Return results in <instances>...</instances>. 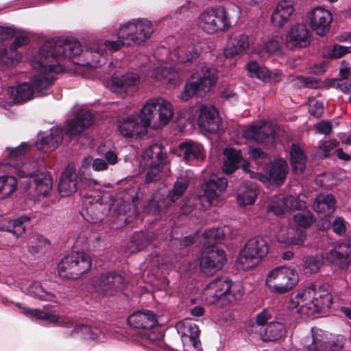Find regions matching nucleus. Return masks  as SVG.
Returning a JSON list of instances; mask_svg holds the SVG:
<instances>
[{"mask_svg": "<svg viewBox=\"0 0 351 351\" xmlns=\"http://www.w3.org/2000/svg\"><path fill=\"white\" fill-rule=\"evenodd\" d=\"M43 51H38L32 60V66L39 71L35 75L30 82L34 90L35 94L43 96L47 94L48 90L56 80V75L68 71L65 66L56 64L53 59H47L44 56Z\"/></svg>", "mask_w": 351, "mask_h": 351, "instance_id": "obj_4", "label": "nucleus"}, {"mask_svg": "<svg viewBox=\"0 0 351 351\" xmlns=\"http://www.w3.org/2000/svg\"><path fill=\"white\" fill-rule=\"evenodd\" d=\"M291 162L295 173H301L306 168V158L303 150L297 144H292L290 150Z\"/></svg>", "mask_w": 351, "mask_h": 351, "instance_id": "obj_48", "label": "nucleus"}, {"mask_svg": "<svg viewBox=\"0 0 351 351\" xmlns=\"http://www.w3.org/2000/svg\"><path fill=\"white\" fill-rule=\"evenodd\" d=\"M142 197L143 194L139 193L135 187L128 189L117 195L112 208L118 215H125L130 211Z\"/></svg>", "mask_w": 351, "mask_h": 351, "instance_id": "obj_28", "label": "nucleus"}, {"mask_svg": "<svg viewBox=\"0 0 351 351\" xmlns=\"http://www.w3.org/2000/svg\"><path fill=\"white\" fill-rule=\"evenodd\" d=\"M29 220L30 217L27 215L20 216L16 219L9 220L8 227L6 228H2L1 230L12 232L18 237L25 232L24 223Z\"/></svg>", "mask_w": 351, "mask_h": 351, "instance_id": "obj_51", "label": "nucleus"}, {"mask_svg": "<svg viewBox=\"0 0 351 351\" xmlns=\"http://www.w3.org/2000/svg\"><path fill=\"white\" fill-rule=\"evenodd\" d=\"M128 324L134 328L151 329L157 324L155 315L149 310L138 311L130 315Z\"/></svg>", "mask_w": 351, "mask_h": 351, "instance_id": "obj_35", "label": "nucleus"}, {"mask_svg": "<svg viewBox=\"0 0 351 351\" xmlns=\"http://www.w3.org/2000/svg\"><path fill=\"white\" fill-rule=\"evenodd\" d=\"M243 293L241 283L232 282L226 278H218L206 285L203 298L210 304L226 306L241 299Z\"/></svg>", "mask_w": 351, "mask_h": 351, "instance_id": "obj_5", "label": "nucleus"}, {"mask_svg": "<svg viewBox=\"0 0 351 351\" xmlns=\"http://www.w3.org/2000/svg\"><path fill=\"white\" fill-rule=\"evenodd\" d=\"M225 233L222 228L217 227L208 230L203 234L204 243L207 247H215V243H220L224 238Z\"/></svg>", "mask_w": 351, "mask_h": 351, "instance_id": "obj_52", "label": "nucleus"}, {"mask_svg": "<svg viewBox=\"0 0 351 351\" xmlns=\"http://www.w3.org/2000/svg\"><path fill=\"white\" fill-rule=\"evenodd\" d=\"M339 145V142L336 139H330L328 141H320L319 149L322 152L324 158L330 156V153Z\"/></svg>", "mask_w": 351, "mask_h": 351, "instance_id": "obj_64", "label": "nucleus"}, {"mask_svg": "<svg viewBox=\"0 0 351 351\" xmlns=\"http://www.w3.org/2000/svg\"><path fill=\"white\" fill-rule=\"evenodd\" d=\"M105 60L103 51L97 43H95L84 51L77 61H73V64L89 68H97L103 64Z\"/></svg>", "mask_w": 351, "mask_h": 351, "instance_id": "obj_32", "label": "nucleus"}, {"mask_svg": "<svg viewBox=\"0 0 351 351\" xmlns=\"http://www.w3.org/2000/svg\"><path fill=\"white\" fill-rule=\"evenodd\" d=\"M295 11L292 0L280 1L272 11L271 22L276 27H283L293 19Z\"/></svg>", "mask_w": 351, "mask_h": 351, "instance_id": "obj_26", "label": "nucleus"}, {"mask_svg": "<svg viewBox=\"0 0 351 351\" xmlns=\"http://www.w3.org/2000/svg\"><path fill=\"white\" fill-rule=\"evenodd\" d=\"M165 154L162 146L154 144L145 150L142 155L141 165L146 171L145 182H156L163 177V164Z\"/></svg>", "mask_w": 351, "mask_h": 351, "instance_id": "obj_12", "label": "nucleus"}, {"mask_svg": "<svg viewBox=\"0 0 351 351\" xmlns=\"http://www.w3.org/2000/svg\"><path fill=\"white\" fill-rule=\"evenodd\" d=\"M278 242L286 245L301 246L306 239V232L293 227H281L276 233Z\"/></svg>", "mask_w": 351, "mask_h": 351, "instance_id": "obj_33", "label": "nucleus"}, {"mask_svg": "<svg viewBox=\"0 0 351 351\" xmlns=\"http://www.w3.org/2000/svg\"><path fill=\"white\" fill-rule=\"evenodd\" d=\"M93 122L94 117L91 113L81 112L66 125L65 133L70 136L77 135L90 126Z\"/></svg>", "mask_w": 351, "mask_h": 351, "instance_id": "obj_39", "label": "nucleus"}, {"mask_svg": "<svg viewBox=\"0 0 351 351\" xmlns=\"http://www.w3.org/2000/svg\"><path fill=\"white\" fill-rule=\"evenodd\" d=\"M332 302V296L324 286L313 285L293 293L287 307L302 317H311L323 309H328Z\"/></svg>", "mask_w": 351, "mask_h": 351, "instance_id": "obj_1", "label": "nucleus"}, {"mask_svg": "<svg viewBox=\"0 0 351 351\" xmlns=\"http://www.w3.org/2000/svg\"><path fill=\"white\" fill-rule=\"evenodd\" d=\"M227 186L228 180L225 178L213 176L204 180L202 189L210 206H217L223 201Z\"/></svg>", "mask_w": 351, "mask_h": 351, "instance_id": "obj_17", "label": "nucleus"}, {"mask_svg": "<svg viewBox=\"0 0 351 351\" xmlns=\"http://www.w3.org/2000/svg\"><path fill=\"white\" fill-rule=\"evenodd\" d=\"M157 104L158 117L157 123L152 125V128L154 129H158L165 126L172 119L174 114L173 106L168 100L161 97H158Z\"/></svg>", "mask_w": 351, "mask_h": 351, "instance_id": "obj_42", "label": "nucleus"}, {"mask_svg": "<svg viewBox=\"0 0 351 351\" xmlns=\"http://www.w3.org/2000/svg\"><path fill=\"white\" fill-rule=\"evenodd\" d=\"M314 210L324 217L328 216L335 210V199L332 194L321 193L318 195L313 203Z\"/></svg>", "mask_w": 351, "mask_h": 351, "instance_id": "obj_45", "label": "nucleus"}, {"mask_svg": "<svg viewBox=\"0 0 351 351\" xmlns=\"http://www.w3.org/2000/svg\"><path fill=\"white\" fill-rule=\"evenodd\" d=\"M242 136L247 140L258 144L269 145L275 139L274 130L272 125L265 121L256 125H251L244 129Z\"/></svg>", "mask_w": 351, "mask_h": 351, "instance_id": "obj_19", "label": "nucleus"}, {"mask_svg": "<svg viewBox=\"0 0 351 351\" xmlns=\"http://www.w3.org/2000/svg\"><path fill=\"white\" fill-rule=\"evenodd\" d=\"M258 190L257 186L252 182L244 183L237 192V202L240 206L252 205L257 197Z\"/></svg>", "mask_w": 351, "mask_h": 351, "instance_id": "obj_44", "label": "nucleus"}, {"mask_svg": "<svg viewBox=\"0 0 351 351\" xmlns=\"http://www.w3.org/2000/svg\"><path fill=\"white\" fill-rule=\"evenodd\" d=\"M226 262L225 252L217 247H206L200 258L201 271L206 275H213L221 269Z\"/></svg>", "mask_w": 351, "mask_h": 351, "instance_id": "obj_18", "label": "nucleus"}, {"mask_svg": "<svg viewBox=\"0 0 351 351\" xmlns=\"http://www.w3.org/2000/svg\"><path fill=\"white\" fill-rule=\"evenodd\" d=\"M308 19L310 27L316 34L323 36L329 32L332 21L330 11L317 7L309 12Z\"/></svg>", "mask_w": 351, "mask_h": 351, "instance_id": "obj_24", "label": "nucleus"}, {"mask_svg": "<svg viewBox=\"0 0 351 351\" xmlns=\"http://www.w3.org/2000/svg\"><path fill=\"white\" fill-rule=\"evenodd\" d=\"M193 77L195 81L186 83L179 96L183 101H188L193 95L205 96L218 81L217 70L206 65L201 66L193 74Z\"/></svg>", "mask_w": 351, "mask_h": 351, "instance_id": "obj_7", "label": "nucleus"}, {"mask_svg": "<svg viewBox=\"0 0 351 351\" xmlns=\"http://www.w3.org/2000/svg\"><path fill=\"white\" fill-rule=\"evenodd\" d=\"M324 257L329 263L346 269L351 265V244L342 243L337 245L326 252Z\"/></svg>", "mask_w": 351, "mask_h": 351, "instance_id": "obj_25", "label": "nucleus"}, {"mask_svg": "<svg viewBox=\"0 0 351 351\" xmlns=\"http://www.w3.org/2000/svg\"><path fill=\"white\" fill-rule=\"evenodd\" d=\"M39 51H43L44 56L47 59H53L56 64L63 65L62 58L76 61L75 58L82 55L83 51L81 45L76 40H67L60 38H53L46 40L40 47Z\"/></svg>", "mask_w": 351, "mask_h": 351, "instance_id": "obj_9", "label": "nucleus"}, {"mask_svg": "<svg viewBox=\"0 0 351 351\" xmlns=\"http://www.w3.org/2000/svg\"><path fill=\"white\" fill-rule=\"evenodd\" d=\"M281 42L280 38L273 37L263 44L256 46L253 52L263 59L269 58L271 56L282 57Z\"/></svg>", "mask_w": 351, "mask_h": 351, "instance_id": "obj_38", "label": "nucleus"}, {"mask_svg": "<svg viewBox=\"0 0 351 351\" xmlns=\"http://www.w3.org/2000/svg\"><path fill=\"white\" fill-rule=\"evenodd\" d=\"M189 186V180L186 177H179L172 190L168 191L165 186L158 189L149 201L146 211L152 215H158L163 210L171 207L181 198Z\"/></svg>", "mask_w": 351, "mask_h": 351, "instance_id": "obj_6", "label": "nucleus"}, {"mask_svg": "<svg viewBox=\"0 0 351 351\" xmlns=\"http://www.w3.org/2000/svg\"><path fill=\"white\" fill-rule=\"evenodd\" d=\"M310 43V32L306 25L299 23L293 25L285 37V45L291 50L307 47Z\"/></svg>", "mask_w": 351, "mask_h": 351, "instance_id": "obj_22", "label": "nucleus"}, {"mask_svg": "<svg viewBox=\"0 0 351 351\" xmlns=\"http://www.w3.org/2000/svg\"><path fill=\"white\" fill-rule=\"evenodd\" d=\"M23 313L33 320L45 321L60 326L70 327L73 321L70 317L60 316L53 312L46 311L45 309L24 308Z\"/></svg>", "mask_w": 351, "mask_h": 351, "instance_id": "obj_30", "label": "nucleus"}, {"mask_svg": "<svg viewBox=\"0 0 351 351\" xmlns=\"http://www.w3.org/2000/svg\"><path fill=\"white\" fill-rule=\"evenodd\" d=\"M178 332L180 335L184 346L193 351L200 350L201 342L199 339L200 330L197 325L191 319H184L176 324Z\"/></svg>", "mask_w": 351, "mask_h": 351, "instance_id": "obj_20", "label": "nucleus"}, {"mask_svg": "<svg viewBox=\"0 0 351 351\" xmlns=\"http://www.w3.org/2000/svg\"><path fill=\"white\" fill-rule=\"evenodd\" d=\"M74 333L82 334V335L86 339L99 340L97 332L93 331L90 327L87 325L82 324L75 326L74 329L71 332V334Z\"/></svg>", "mask_w": 351, "mask_h": 351, "instance_id": "obj_61", "label": "nucleus"}, {"mask_svg": "<svg viewBox=\"0 0 351 351\" xmlns=\"http://www.w3.org/2000/svg\"><path fill=\"white\" fill-rule=\"evenodd\" d=\"M252 38L249 34L241 33L236 34L230 39L229 45L225 49L224 54L226 57H233L245 51L250 45Z\"/></svg>", "mask_w": 351, "mask_h": 351, "instance_id": "obj_40", "label": "nucleus"}, {"mask_svg": "<svg viewBox=\"0 0 351 351\" xmlns=\"http://www.w3.org/2000/svg\"><path fill=\"white\" fill-rule=\"evenodd\" d=\"M157 100L158 97L148 99L141 110L139 120L146 129L149 126L152 127L151 121L154 117L155 111L158 108Z\"/></svg>", "mask_w": 351, "mask_h": 351, "instance_id": "obj_49", "label": "nucleus"}, {"mask_svg": "<svg viewBox=\"0 0 351 351\" xmlns=\"http://www.w3.org/2000/svg\"><path fill=\"white\" fill-rule=\"evenodd\" d=\"M180 154L186 161L193 160H203L205 158V152L203 146L197 142L189 141L179 145Z\"/></svg>", "mask_w": 351, "mask_h": 351, "instance_id": "obj_41", "label": "nucleus"}, {"mask_svg": "<svg viewBox=\"0 0 351 351\" xmlns=\"http://www.w3.org/2000/svg\"><path fill=\"white\" fill-rule=\"evenodd\" d=\"M306 206L304 201L299 199L298 197L289 195L278 198L271 202L267 207L268 215H274L280 216L289 210H300Z\"/></svg>", "mask_w": 351, "mask_h": 351, "instance_id": "obj_27", "label": "nucleus"}, {"mask_svg": "<svg viewBox=\"0 0 351 351\" xmlns=\"http://www.w3.org/2000/svg\"><path fill=\"white\" fill-rule=\"evenodd\" d=\"M313 215L308 210L299 212L293 215V222L296 228L300 230H306L313 223Z\"/></svg>", "mask_w": 351, "mask_h": 351, "instance_id": "obj_54", "label": "nucleus"}, {"mask_svg": "<svg viewBox=\"0 0 351 351\" xmlns=\"http://www.w3.org/2000/svg\"><path fill=\"white\" fill-rule=\"evenodd\" d=\"M246 67L250 77L266 81L269 73L267 68L260 66L256 62H250Z\"/></svg>", "mask_w": 351, "mask_h": 351, "instance_id": "obj_57", "label": "nucleus"}, {"mask_svg": "<svg viewBox=\"0 0 351 351\" xmlns=\"http://www.w3.org/2000/svg\"><path fill=\"white\" fill-rule=\"evenodd\" d=\"M311 332L312 343L306 345L308 351H339L343 347V337L330 339L324 331L315 328Z\"/></svg>", "mask_w": 351, "mask_h": 351, "instance_id": "obj_21", "label": "nucleus"}, {"mask_svg": "<svg viewBox=\"0 0 351 351\" xmlns=\"http://www.w3.org/2000/svg\"><path fill=\"white\" fill-rule=\"evenodd\" d=\"M322 265V261L314 256L307 257L304 263V269L306 273L312 274L317 272Z\"/></svg>", "mask_w": 351, "mask_h": 351, "instance_id": "obj_62", "label": "nucleus"}, {"mask_svg": "<svg viewBox=\"0 0 351 351\" xmlns=\"http://www.w3.org/2000/svg\"><path fill=\"white\" fill-rule=\"evenodd\" d=\"M27 291L29 295L38 298L40 300L54 301L56 298L54 294L45 291L38 282H32Z\"/></svg>", "mask_w": 351, "mask_h": 351, "instance_id": "obj_53", "label": "nucleus"}, {"mask_svg": "<svg viewBox=\"0 0 351 351\" xmlns=\"http://www.w3.org/2000/svg\"><path fill=\"white\" fill-rule=\"evenodd\" d=\"M63 133L61 128H51L49 132L41 134L36 144L37 149L44 152L56 149L62 141Z\"/></svg>", "mask_w": 351, "mask_h": 351, "instance_id": "obj_34", "label": "nucleus"}, {"mask_svg": "<svg viewBox=\"0 0 351 351\" xmlns=\"http://www.w3.org/2000/svg\"><path fill=\"white\" fill-rule=\"evenodd\" d=\"M201 53L199 47L193 43L180 45L169 53L165 60L158 59L150 73L154 81H165L168 84H176L179 80V73L169 62L186 64L196 60Z\"/></svg>", "mask_w": 351, "mask_h": 351, "instance_id": "obj_2", "label": "nucleus"}, {"mask_svg": "<svg viewBox=\"0 0 351 351\" xmlns=\"http://www.w3.org/2000/svg\"><path fill=\"white\" fill-rule=\"evenodd\" d=\"M7 94L13 104H22L34 98V90L31 82L19 84L16 86L9 87Z\"/></svg>", "mask_w": 351, "mask_h": 351, "instance_id": "obj_37", "label": "nucleus"}, {"mask_svg": "<svg viewBox=\"0 0 351 351\" xmlns=\"http://www.w3.org/2000/svg\"><path fill=\"white\" fill-rule=\"evenodd\" d=\"M182 213L185 215H197L205 210V206L202 203L200 197H195L189 199L182 208Z\"/></svg>", "mask_w": 351, "mask_h": 351, "instance_id": "obj_55", "label": "nucleus"}, {"mask_svg": "<svg viewBox=\"0 0 351 351\" xmlns=\"http://www.w3.org/2000/svg\"><path fill=\"white\" fill-rule=\"evenodd\" d=\"M299 282L298 272L293 267L280 266L267 274L265 285L274 294H285L293 289Z\"/></svg>", "mask_w": 351, "mask_h": 351, "instance_id": "obj_10", "label": "nucleus"}, {"mask_svg": "<svg viewBox=\"0 0 351 351\" xmlns=\"http://www.w3.org/2000/svg\"><path fill=\"white\" fill-rule=\"evenodd\" d=\"M18 189V182L12 176H0V199L11 196Z\"/></svg>", "mask_w": 351, "mask_h": 351, "instance_id": "obj_50", "label": "nucleus"}, {"mask_svg": "<svg viewBox=\"0 0 351 351\" xmlns=\"http://www.w3.org/2000/svg\"><path fill=\"white\" fill-rule=\"evenodd\" d=\"M82 180L79 172H77L73 164L67 166L63 171L59 185L58 191L62 196H69L75 192Z\"/></svg>", "mask_w": 351, "mask_h": 351, "instance_id": "obj_29", "label": "nucleus"}, {"mask_svg": "<svg viewBox=\"0 0 351 351\" xmlns=\"http://www.w3.org/2000/svg\"><path fill=\"white\" fill-rule=\"evenodd\" d=\"M141 77L135 73H126L123 75H114L109 85L110 90L119 97L125 98L133 95L139 88Z\"/></svg>", "mask_w": 351, "mask_h": 351, "instance_id": "obj_15", "label": "nucleus"}, {"mask_svg": "<svg viewBox=\"0 0 351 351\" xmlns=\"http://www.w3.org/2000/svg\"><path fill=\"white\" fill-rule=\"evenodd\" d=\"M223 153L226 158L223 162L221 169L225 173L230 174L239 167L242 158L241 152L240 150L226 148Z\"/></svg>", "mask_w": 351, "mask_h": 351, "instance_id": "obj_47", "label": "nucleus"}, {"mask_svg": "<svg viewBox=\"0 0 351 351\" xmlns=\"http://www.w3.org/2000/svg\"><path fill=\"white\" fill-rule=\"evenodd\" d=\"M315 183L325 188L330 189L337 184V180L330 173H324L315 178Z\"/></svg>", "mask_w": 351, "mask_h": 351, "instance_id": "obj_63", "label": "nucleus"}, {"mask_svg": "<svg viewBox=\"0 0 351 351\" xmlns=\"http://www.w3.org/2000/svg\"><path fill=\"white\" fill-rule=\"evenodd\" d=\"M27 149V145H24L12 151L10 153L9 165L13 166L19 177L29 178L27 183L29 189H32L38 196H45L52 189L51 178L47 173H36L31 170L33 164L22 160V156Z\"/></svg>", "mask_w": 351, "mask_h": 351, "instance_id": "obj_3", "label": "nucleus"}, {"mask_svg": "<svg viewBox=\"0 0 351 351\" xmlns=\"http://www.w3.org/2000/svg\"><path fill=\"white\" fill-rule=\"evenodd\" d=\"M288 173V166L286 161L282 158L275 159L269 171L270 180L276 184L281 185Z\"/></svg>", "mask_w": 351, "mask_h": 351, "instance_id": "obj_46", "label": "nucleus"}, {"mask_svg": "<svg viewBox=\"0 0 351 351\" xmlns=\"http://www.w3.org/2000/svg\"><path fill=\"white\" fill-rule=\"evenodd\" d=\"M195 24L199 30L208 35L225 32L231 26L228 12L222 6L205 9L195 19Z\"/></svg>", "mask_w": 351, "mask_h": 351, "instance_id": "obj_8", "label": "nucleus"}, {"mask_svg": "<svg viewBox=\"0 0 351 351\" xmlns=\"http://www.w3.org/2000/svg\"><path fill=\"white\" fill-rule=\"evenodd\" d=\"M147 243L148 242L143 234L136 233L132 238L129 249L132 253H134L145 247Z\"/></svg>", "mask_w": 351, "mask_h": 351, "instance_id": "obj_60", "label": "nucleus"}, {"mask_svg": "<svg viewBox=\"0 0 351 351\" xmlns=\"http://www.w3.org/2000/svg\"><path fill=\"white\" fill-rule=\"evenodd\" d=\"M91 267L89 256L83 252H72L65 256L58 266L60 276L68 279H77Z\"/></svg>", "mask_w": 351, "mask_h": 351, "instance_id": "obj_13", "label": "nucleus"}, {"mask_svg": "<svg viewBox=\"0 0 351 351\" xmlns=\"http://www.w3.org/2000/svg\"><path fill=\"white\" fill-rule=\"evenodd\" d=\"M268 245L263 238H252L247 241L236 261L239 270H249L257 266L268 252Z\"/></svg>", "mask_w": 351, "mask_h": 351, "instance_id": "obj_11", "label": "nucleus"}, {"mask_svg": "<svg viewBox=\"0 0 351 351\" xmlns=\"http://www.w3.org/2000/svg\"><path fill=\"white\" fill-rule=\"evenodd\" d=\"M154 32L152 23L146 19L133 20L120 25L121 36L131 45H140L149 39Z\"/></svg>", "mask_w": 351, "mask_h": 351, "instance_id": "obj_14", "label": "nucleus"}, {"mask_svg": "<svg viewBox=\"0 0 351 351\" xmlns=\"http://www.w3.org/2000/svg\"><path fill=\"white\" fill-rule=\"evenodd\" d=\"M93 286L99 293L112 296L122 291L124 279L122 276L116 273L103 274L94 278Z\"/></svg>", "mask_w": 351, "mask_h": 351, "instance_id": "obj_16", "label": "nucleus"}, {"mask_svg": "<svg viewBox=\"0 0 351 351\" xmlns=\"http://www.w3.org/2000/svg\"><path fill=\"white\" fill-rule=\"evenodd\" d=\"M221 120L216 108L213 106H202L198 118L200 128L210 133L217 132L220 126Z\"/></svg>", "mask_w": 351, "mask_h": 351, "instance_id": "obj_31", "label": "nucleus"}, {"mask_svg": "<svg viewBox=\"0 0 351 351\" xmlns=\"http://www.w3.org/2000/svg\"><path fill=\"white\" fill-rule=\"evenodd\" d=\"M118 128L120 133L125 137L139 136L147 132L139 117L136 115L123 119L120 121Z\"/></svg>", "mask_w": 351, "mask_h": 351, "instance_id": "obj_36", "label": "nucleus"}, {"mask_svg": "<svg viewBox=\"0 0 351 351\" xmlns=\"http://www.w3.org/2000/svg\"><path fill=\"white\" fill-rule=\"evenodd\" d=\"M345 40L351 42V34L348 35ZM348 53H351V46L335 45L329 49L327 55L329 58H339Z\"/></svg>", "mask_w": 351, "mask_h": 351, "instance_id": "obj_58", "label": "nucleus"}, {"mask_svg": "<svg viewBox=\"0 0 351 351\" xmlns=\"http://www.w3.org/2000/svg\"><path fill=\"white\" fill-rule=\"evenodd\" d=\"M83 205L82 215L86 220L91 223L101 221L110 209L108 204L91 197H86Z\"/></svg>", "mask_w": 351, "mask_h": 351, "instance_id": "obj_23", "label": "nucleus"}, {"mask_svg": "<svg viewBox=\"0 0 351 351\" xmlns=\"http://www.w3.org/2000/svg\"><path fill=\"white\" fill-rule=\"evenodd\" d=\"M104 45L107 49L111 51H116L119 50L124 45H130V43L128 40V38H123L121 36L120 27L117 32V40H106Z\"/></svg>", "mask_w": 351, "mask_h": 351, "instance_id": "obj_59", "label": "nucleus"}, {"mask_svg": "<svg viewBox=\"0 0 351 351\" xmlns=\"http://www.w3.org/2000/svg\"><path fill=\"white\" fill-rule=\"evenodd\" d=\"M285 333V327L280 322H270L266 326L258 329V335L263 341H274L280 339Z\"/></svg>", "mask_w": 351, "mask_h": 351, "instance_id": "obj_43", "label": "nucleus"}, {"mask_svg": "<svg viewBox=\"0 0 351 351\" xmlns=\"http://www.w3.org/2000/svg\"><path fill=\"white\" fill-rule=\"evenodd\" d=\"M274 311L271 309L264 308L258 313L255 317V326L253 327L256 331H258L257 328H263L266 326L270 322H273Z\"/></svg>", "mask_w": 351, "mask_h": 351, "instance_id": "obj_56", "label": "nucleus"}]
</instances>
